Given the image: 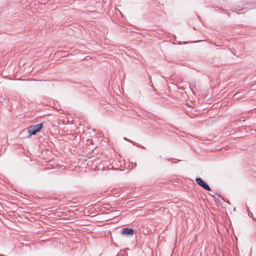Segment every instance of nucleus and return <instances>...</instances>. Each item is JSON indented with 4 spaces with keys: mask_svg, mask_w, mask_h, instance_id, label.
<instances>
[{
    "mask_svg": "<svg viewBox=\"0 0 256 256\" xmlns=\"http://www.w3.org/2000/svg\"><path fill=\"white\" fill-rule=\"evenodd\" d=\"M122 234L124 235L132 236L134 234V230L132 228H124L123 229Z\"/></svg>",
    "mask_w": 256,
    "mask_h": 256,
    "instance_id": "3",
    "label": "nucleus"
},
{
    "mask_svg": "<svg viewBox=\"0 0 256 256\" xmlns=\"http://www.w3.org/2000/svg\"><path fill=\"white\" fill-rule=\"evenodd\" d=\"M43 126L42 124H38L36 125H34L28 128V133L30 136L34 135L37 132L40 131Z\"/></svg>",
    "mask_w": 256,
    "mask_h": 256,
    "instance_id": "1",
    "label": "nucleus"
},
{
    "mask_svg": "<svg viewBox=\"0 0 256 256\" xmlns=\"http://www.w3.org/2000/svg\"><path fill=\"white\" fill-rule=\"evenodd\" d=\"M250 214H251V215H252V212H248V214H249V216H250Z\"/></svg>",
    "mask_w": 256,
    "mask_h": 256,
    "instance_id": "4",
    "label": "nucleus"
},
{
    "mask_svg": "<svg viewBox=\"0 0 256 256\" xmlns=\"http://www.w3.org/2000/svg\"><path fill=\"white\" fill-rule=\"evenodd\" d=\"M196 182L201 186L204 188V189L210 191L211 189L209 186L206 184L201 178H198L196 179Z\"/></svg>",
    "mask_w": 256,
    "mask_h": 256,
    "instance_id": "2",
    "label": "nucleus"
}]
</instances>
